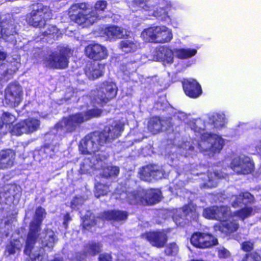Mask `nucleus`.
<instances>
[{
  "label": "nucleus",
  "mask_w": 261,
  "mask_h": 261,
  "mask_svg": "<svg viewBox=\"0 0 261 261\" xmlns=\"http://www.w3.org/2000/svg\"><path fill=\"white\" fill-rule=\"evenodd\" d=\"M207 118L210 123L206 124L202 120L198 119L191 122L190 127L195 135L200 138L197 147L199 151L203 152L205 155L212 156L215 153L220 151L224 144V141L220 136L211 134L205 129H211L213 127L222 128L226 123V119L223 112L210 114Z\"/></svg>",
  "instance_id": "f257e3e1"
},
{
  "label": "nucleus",
  "mask_w": 261,
  "mask_h": 261,
  "mask_svg": "<svg viewBox=\"0 0 261 261\" xmlns=\"http://www.w3.org/2000/svg\"><path fill=\"white\" fill-rule=\"evenodd\" d=\"M46 213L45 210L38 207L36 208L33 220L30 226V231L26 240L25 247L24 252L30 256V259L28 261H46V256L41 255L40 253H34L32 249L34 244L38 242L41 243L43 247L51 249L53 247L55 238L54 231L47 230L45 232L39 233L40 230V225L45 218Z\"/></svg>",
  "instance_id": "f03ea898"
},
{
  "label": "nucleus",
  "mask_w": 261,
  "mask_h": 261,
  "mask_svg": "<svg viewBox=\"0 0 261 261\" xmlns=\"http://www.w3.org/2000/svg\"><path fill=\"white\" fill-rule=\"evenodd\" d=\"M253 214V208L250 207H246L231 214L229 208L225 206L208 207L203 212L205 218L220 221V225H215L214 229L226 234L233 232L238 229L239 225L236 218L244 220Z\"/></svg>",
  "instance_id": "7ed1b4c3"
},
{
  "label": "nucleus",
  "mask_w": 261,
  "mask_h": 261,
  "mask_svg": "<svg viewBox=\"0 0 261 261\" xmlns=\"http://www.w3.org/2000/svg\"><path fill=\"white\" fill-rule=\"evenodd\" d=\"M133 4L138 5L147 16L164 21L170 20L168 12L171 4L166 0H134Z\"/></svg>",
  "instance_id": "20e7f679"
},
{
  "label": "nucleus",
  "mask_w": 261,
  "mask_h": 261,
  "mask_svg": "<svg viewBox=\"0 0 261 261\" xmlns=\"http://www.w3.org/2000/svg\"><path fill=\"white\" fill-rule=\"evenodd\" d=\"M101 111L98 109H90L85 113H79L63 118L55 126L57 131L62 132H73L83 122L91 118L99 116Z\"/></svg>",
  "instance_id": "39448f33"
},
{
  "label": "nucleus",
  "mask_w": 261,
  "mask_h": 261,
  "mask_svg": "<svg viewBox=\"0 0 261 261\" xmlns=\"http://www.w3.org/2000/svg\"><path fill=\"white\" fill-rule=\"evenodd\" d=\"M116 194H119L116 199H125L131 204H142L143 205H152L159 202L162 199L161 192L158 189L144 190L135 191L128 194L125 192L119 193L116 190Z\"/></svg>",
  "instance_id": "423d86ee"
},
{
  "label": "nucleus",
  "mask_w": 261,
  "mask_h": 261,
  "mask_svg": "<svg viewBox=\"0 0 261 261\" xmlns=\"http://www.w3.org/2000/svg\"><path fill=\"white\" fill-rule=\"evenodd\" d=\"M69 15L71 20L79 25L88 27L98 20V14H92L89 6L85 3L75 4L71 6Z\"/></svg>",
  "instance_id": "0eeeda50"
},
{
  "label": "nucleus",
  "mask_w": 261,
  "mask_h": 261,
  "mask_svg": "<svg viewBox=\"0 0 261 261\" xmlns=\"http://www.w3.org/2000/svg\"><path fill=\"white\" fill-rule=\"evenodd\" d=\"M141 37L146 42L164 43L170 41L172 33L165 25L154 26L144 29Z\"/></svg>",
  "instance_id": "6e6552de"
},
{
  "label": "nucleus",
  "mask_w": 261,
  "mask_h": 261,
  "mask_svg": "<svg viewBox=\"0 0 261 261\" xmlns=\"http://www.w3.org/2000/svg\"><path fill=\"white\" fill-rule=\"evenodd\" d=\"M71 55L70 49L61 47L44 57L43 63L45 66L50 68L65 69L68 66V59Z\"/></svg>",
  "instance_id": "1a4fd4ad"
},
{
  "label": "nucleus",
  "mask_w": 261,
  "mask_h": 261,
  "mask_svg": "<svg viewBox=\"0 0 261 261\" xmlns=\"http://www.w3.org/2000/svg\"><path fill=\"white\" fill-rule=\"evenodd\" d=\"M51 17L52 12L49 8L42 3H37L33 5L32 11L27 16V21L34 27L41 28Z\"/></svg>",
  "instance_id": "9d476101"
},
{
  "label": "nucleus",
  "mask_w": 261,
  "mask_h": 261,
  "mask_svg": "<svg viewBox=\"0 0 261 261\" xmlns=\"http://www.w3.org/2000/svg\"><path fill=\"white\" fill-rule=\"evenodd\" d=\"M117 92L116 84L112 82H105L99 85L93 94L95 103L103 105L114 98Z\"/></svg>",
  "instance_id": "9b49d317"
},
{
  "label": "nucleus",
  "mask_w": 261,
  "mask_h": 261,
  "mask_svg": "<svg viewBox=\"0 0 261 261\" xmlns=\"http://www.w3.org/2000/svg\"><path fill=\"white\" fill-rule=\"evenodd\" d=\"M39 126V120L29 118L16 124L10 130V132L13 135L20 136L23 134L32 133L36 131Z\"/></svg>",
  "instance_id": "f8f14e48"
},
{
  "label": "nucleus",
  "mask_w": 261,
  "mask_h": 261,
  "mask_svg": "<svg viewBox=\"0 0 261 261\" xmlns=\"http://www.w3.org/2000/svg\"><path fill=\"white\" fill-rule=\"evenodd\" d=\"M100 141V134L97 133L88 135L81 141L80 150L85 154L94 153L99 150V145L104 144Z\"/></svg>",
  "instance_id": "ddd939ff"
},
{
  "label": "nucleus",
  "mask_w": 261,
  "mask_h": 261,
  "mask_svg": "<svg viewBox=\"0 0 261 261\" xmlns=\"http://www.w3.org/2000/svg\"><path fill=\"white\" fill-rule=\"evenodd\" d=\"M127 213L125 212L120 211H107L103 213L102 218H97L96 219L90 222V220L85 218L83 221V226L86 229H90V226L98 225L100 226V221H102L103 219L110 220H113L116 221H120L124 220L127 218Z\"/></svg>",
  "instance_id": "4468645a"
},
{
  "label": "nucleus",
  "mask_w": 261,
  "mask_h": 261,
  "mask_svg": "<svg viewBox=\"0 0 261 261\" xmlns=\"http://www.w3.org/2000/svg\"><path fill=\"white\" fill-rule=\"evenodd\" d=\"M124 122L115 121L110 125L105 127L100 134V142L105 143L119 137L124 129Z\"/></svg>",
  "instance_id": "2eb2a0df"
},
{
  "label": "nucleus",
  "mask_w": 261,
  "mask_h": 261,
  "mask_svg": "<svg viewBox=\"0 0 261 261\" xmlns=\"http://www.w3.org/2000/svg\"><path fill=\"white\" fill-rule=\"evenodd\" d=\"M22 89L17 83L10 84L5 90L6 102L11 107L18 106L22 100Z\"/></svg>",
  "instance_id": "dca6fc26"
},
{
  "label": "nucleus",
  "mask_w": 261,
  "mask_h": 261,
  "mask_svg": "<svg viewBox=\"0 0 261 261\" xmlns=\"http://www.w3.org/2000/svg\"><path fill=\"white\" fill-rule=\"evenodd\" d=\"M230 168L237 174H248L253 171L254 164L250 158L241 156L233 160Z\"/></svg>",
  "instance_id": "f3484780"
},
{
  "label": "nucleus",
  "mask_w": 261,
  "mask_h": 261,
  "mask_svg": "<svg viewBox=\"0 0 261 261\" xmlns=\"http://www.w3.org/2000/svg\"><path fill=\"white\" fill-rule=\"evenodd\" d=\"M191 242L193 246L196 247L204 249L217 245L218 240L210 234L196 232L192 236Z\"/></svg>",
  "instance_id": "a211bd4d"
},
{
  "label": "nucleus",
  "mask_w": 261,
  "mask_h": 261,
  "mask_svg": "<svg viewBox=\"0 0 261 261\" xmlns=\"http://www.w3.org/2000/svg\"><path fill=\"white\" fill-rule=\"evenodd\" d=\"M197 217L195 206L193 203L184 206L182 208L176 210L173 220L177 225L182 226L184 217L195 219Z\"/></svg>",
  "instance_id": "6ab92c4d"
},
{
  "label": "nucleus",
  "mask_w": 261,
  "mask_h": 261,
  "mask_svg": "<svg viewBox=\"0 0 261 261\" xmlns=\"http://www.w3.org/2000/svg\"><path fill=\"white\" fill-rule=\"evenodd\" d=\"M85 53L89 58L94 60H100L107 58V49L101 45L90 44L85 48Z\"/></svg>",
  "instance_id": "aec40b11"
},
{
  "label": "nucleus",
  "mask_w": 261,
  "mask_h": 261,
  "mask_svg": "<svg viewBox=\"0 0 261 261\" xmlns=\"http://www.w3.org/2000/svg\"><path fill=\"white\" fill-rule=\"evenodd\" d=\"M183 88L186 94L191 98H197L202 93L200 84L194 79H188L183 82Z\"/></svg>",
  "instance_id": "412c9836"
},
{
  "label": "nucleus",
  "mask_w": 261,
  "mask_h": 261,
  "mask_svg": "<svg viewBox=\"0 0 261 261\" xmlns=\"http://www.w3.org/2000/svg\"><path fill=\"white\" fill-rule=\"evenodd\" d=\"M150 244L156 247H163L167 240V237L164 231H153L147 232L143 235Z\"/></svg>",
  "instance_id": "4be33fe9"
},
{
  "label": "nucleus",
  "mask_w": 261,
  "mask_h": 261,
  "mask_svg": "<svg viewBox=\"0 0 261 261\" xmlns=\"http://www.w3.org/2000/svg\"><path fill=\"white\" fill-rule=\"evenodd\" d=\"M103 32L110 40H115L129 35V32L126 30L114 25L106 27Z\"/></svg>",
  "instance_id": "5701e85b"
},
{
  "label": "nucleus",
  "mask_w": 261,
  "mask_h": 261,
  "mask_svg": "<svg viewBox=\"0 0 261 261\" xmlns=\"http://www.w3.org/2000/svg\"><path fill=\"white\" fill-rule=\"evenodd\" d=\"M170 127L167 119H160L158 117H153L149 121L148 129L153 134H156L161 130H169Z\"/></svg>",
  "instance_id": "b1692460"
},
{
  "label": "nucleus",
  "mask_w": 261,
  "mask_h": 261,
  "mask_svg": "<svg viewBox=\"0 0 261 261\" xmlns=\"http://www.w3.org/2000/svg\"><path fill=\"white\" fill-rule=\"evenodd\" d=\"M105 65L102 64H89L85 69V74L90 80H95L101 76L104 72Z\"/></svg>",
  "instance_id": "393cba45"
},
{
  "label": "nucleus",
  "mask_w": 261,
  "mask_h": 261,
  "mask_svg": "<svg viewBox=\"0 0 261 261\" xmlns=\"http://www.w3.org/2000/svg\"><path fill=\"white\" fill-rule=\"evenodd\" d=\"M15 158V153L10 149L0 152V168L7 169L12 167Z\"/></svg>",
  "instance_id": "a878e982"
},
{
  "label": "nucleus",
  "mask_w": 261,
  "mask_h": 261,
  "mask_svg": "<svg viewBox=\"0 0 261 261\" xmlns=\"http://www.w3.org/2000/svg\"><path fill=\"white\" fill-rule=\"evenodd\" d=\"M119 48L124 53H133L140 48V44L134 38H128L122 40L119 43Z\"/></svg>",
  "instance_id": "bb28decb"
},
{
  "label": "nucleus",
  "mask_w": 261,
  "mask_h": 261,
  "mask_svg": "<svg viewBox=\"0 0 261 261\" xmlns=\"http://www.w3.org/2000/svg\"><path fill=\"white\" fill-rule=\"evenodd\" d=\"M16 120L15 116L5 112L0 119V134H5L10 129V125Z\"/></svg>",
  "instance_id": "cd10ccee"
},
{
  "label": "nucleus",
  "mask_w": 261,
  "mask_h": 261,
  "mask_svg": "<svg viewBox=\"0 0 261 261\" xmlns=\"http://www.w3.org/2000/svg\"><path fill=\"white\" fill-rule=\"evenodd\" d=\"M24 240L22 238L13 239L6 246L5 254L9 256L19 252L22 247Z\"/></svg>",
  "instance_id": "c85d7f7f"
},
{
  "label": "nucleus",
  "mask_w": 261,
  "mask_h": 261,
  "mask_svg": "<svg viewBox=\"0 0 261 261\" xmlns=\"http://www.w3.org/2000/svg\"><path fill=\"white\" fill-rule=\"evenodd\" d=\"M159 52L156 60H161L164 62H166L169 64L173 62L174 55V49L172 50L166 46H162L159 48Z\"/></svg>",
  "instance_id": "c756f323"
},
{
  "label": "nucleus",
  "mask_w": 261,
  "mask_h": 261,
  "mask_svg": "<svg viewBox=\"0 0 261 261\" xmlns=\"http://www.w3.org/2000/svg\"><path fill=\"white\" fill-rule=\"evenodd\" d=\"M252 195L248 193L245 192L240 194L239 196H234L232 197V205L234 207L241 206L242 204H246L253 200Z\"/></svg>",
  "instance_id": "7c9ffc66"
},
{
  "label": "nucleus",
  "mask_w": 261,
  "mask_h": 261,
  "mask_svg": "<svg viewBox=\"0 0 261 261\" xmlns=\"http://www.w3.org/2000/svg\"><path fill=\"white\" fill-rule=\"evenodd\" d=\"M10 66L11 67L9 68H8L6 66V65L4 64L0 66V74L1 75L0 79L5 80L7 79V76L8 74L11 75L16 72L19 68L20 64L19 62H14L11 63Z\"/></svg>",
  "instance_id": "2f4dec72"
},
{
  "label": "nucleus",
  "mask_w": 261,
  "mask_h": 261,
  "mask_svg": "<svg viewBox=\"0 0 261 261\" xmlns=\"http://www.w3.org/2000/svg\"><path fill=\"white\" fill-rule=\"evenodd\" d=\"M174 55L181 59H187L195 56L197 53V50L194 48H175L174 49Z\"/></svg>",
  "instance_id": "473e14b6"
},
{
  "label": "nucleus",
  "mask_w": 261,
  "mask_h": 261,
  "mask_svg": "<svg viewBox=\"0 0 261 261\" xmlns=\"http://www.w3.org/2000/svg\"><path fill=\"white\" fill-rule=\"evenodd\" d=\"M225 174L221 172H215L214 173H209L207 175V181L205 184V186L208 188H213L217 186V180L219 178L224 177Z\"/></svg>",
  "instance_id": "72a5a7b5"
},
{
  "label": "nucleus",
  "mask_w": 261,
  "mask_h": 261,
  "mask_svg": "<svg viewBox=\"0 0 261 261\" xmlns=\"http://www.w3.org/2000/svg\"><path fill=\"white\" fill-rule=\"evenodd\" d=\"M155 165H149L142 168L140 171V178L145 181H150L152 178V172Z\"/></svg>",
  "instance_id": "f704fd0d"
},
{
  "label": "nucleus",
  "mask_w": 261,
  "mask_h": 261,
  "mask_svg": "<svg viewBox=\"0 0 261 261\" xmlns=\"http://www.w3.org/2000/svg\"><path fill=\"white\" fill-rule=\"evenodd\" d=\"M15 33L16 29L13 24L8 23L7 27L0 25V38L6 39L7 37L13 35Z\"/></svg>",
  "instance_id": "c9c22d12"
},
{
  "label": "nucleus",
  "mask_w": 261,
  "mask_h": 261,
  "mask_svg": "<svg viewBox=\"0 0 261 261\" xmlns=\"http://www.w3.org/2000/svg\"><path fill=\"white\" fill-rule=\"evenodd\" d=\"M107 3L105 1H99L96 3L94 6V9L93 10L91 11L92 14H98V18L103 17L102 15V13L105 11L107 8Z\"/></svg>",
  "instance_id": "e433bc0d"
},
{
  "label": "nucleus",
  "mask_w": 261,
  "mask_h": 261,
  "mask_svg": "<svg viewBox=\"0 0 261 261\" xmlns=\"http://www.w3.org/2000/svg\"><path fill=\"white\" fill-rule=\"evenodd\" d=\"M42 33L44 36L54 40L58 39L60 35L58 29L55 26L51 25H47L46 30Z\"/></svg>",
  "instance_id": "4c0bfd02"
},
{
  "label": "nucleus",
  "mask_w": 261,
  "mask_h": 261,
  "mask_svg": "<svg viewBox=\"0 0 261 261\" xmlns=\"http://www.w3.org/2000/svg\"><path fill=\"white\" fill-rule=\"evenodd\" d=\"M187 118L186 115L182 112H178L174 115L168 119H167L170 127H172L174 125H178L179 122L185 121Z\"/></svg>",
  "instance_id": "58836bf2"
},
{
  "label": "nucleus",
  "mask_w": 261,
  "mask_h": 261,
  "mask_svg": "<svg viewBox=\"0 0 261 261\" xmlns=\"http://www.w3.org/2000/svg\"><path fill=\"white\" fill-rule=\"evenodd\" d=\"M119 173V169L118 167L110 166L103 169L102 176L106 178L116 177Z\"/></svg>",
  "instance_id": "ea45409f"
},
{
  "label": "nucleus",
  "mask_w": 261,
  "mask_h": 261,
  "mask_svg": "<svg viewBox=\"0 0 261 261\" xmlns=\"http://www.w3.org/2000/svg\"><path fill=\"white\" fill-rule=\"evenodd\" d=\"M95 195L96 197H99L100 196L106 195L110 190L109 187L101 183H97L95 185Z\"/></svg>",
  "instance_id": "a19ab883"
},
{
  "label": "nucleus",
  "mask_w": 261,
  "mask_h": 261,
  "mask_svg": "<svg viewBox=\"0 0 261 261\" xmlns=\"http://www.w3.org/2000/svg\"><path fill=\"white\" fill-rule=\"evenodd\" d=\"M180 148L182 149L181 153L185 156L194 154V147L192 146L190 142H184L180 146Z\"/></svg>",
  "instance_id": "79ce46f5"
},
{
  "label": "nucleus",
  "mask_w": 261,
  "mask_h": 261,
  "mask_svg": "<svg viewBox=\"0 0 261 261\" xmlns=\"http://www.w3.org/2000/svg\"><path fill=\"white\" fill-rule=\"evenodd\" d=\"M178 249L175 243H171L168 245L165 250V252L168 255H174L177 254Z\"/></svg>",
  "instance_id": "37998d69"
},
{
  "label": "nucleus",
  "mask_w": 261,
  "mask_h": 261,
  "mask_svg": "<svg viewBox=\"0 0 261 261\" xmlns=\"http://www.w3.org/2000/svg\"><path fill=\"white\" fill-rule=\"evenodd\" d=\"M155 168H153L152 178L159 179L162 178L164 176V172L156 165Z\"/></svg>",
  "instance_id": "c03bdc74"
},
{
  "label": "nucleus",
  "mask_w": 261,
  "mask_h": 261,
  "mask_svg": "<svg viewBox=\"0 0 261 261\" xmlns=\"http://www.w3.org/2000/svg\"><path fill=\"white\" fill-rule=\"evenodd\" d=\"M84 202L82 197H75L71 202V207L72 209L79 208Z\"/></svg>",
  "instance_id": "a18cd8bd"
},
{
  "label": "nucleus",
  "mask_w": 261,
  "mask_h": 261,
  "mask_svg": "<svg viewBox=\"0 0 261 261\" xmlns=\"http://www.w3.org/2000/svg\"><path fill=\"white\" fill-rule=\"evenodd\" d=\"M137 66L134 64L128 63L126 65V68L124 69V67L122 66L121 67V70L125 73V74L130 73H133L136 70Z\"/></svg>",
  "instance_id": "49530a36"
},
{
  "label": "nucleus",
  "mask_w": 261,
  "mask_h": 261,
  "mask_svg": "<svg viewBox=\"0 0 261 261\" xmlns=\"http://www.w3.org/2000/svg\"><path fill=\"white\" fill-rule=\"evenodd\" d=\"M218 255L220 258H227L230 256L229 251L223 247L217 248Z\"/></svg>",
  "instance_id": "de8ad7c7"
},
{
  "label": "nucleus",
  "mask_w": 261,
  "mask_h": 261,
  "mask_svg": "<svg viewBox=\"0 0 261 261\" xmlns=\"http://www.w3.org/2000/svg\"><path fill=\"white\" fill-rule=\"evenodd\" d=\"M242 261H259L258 255L256 253L246 254Z\"/></svg>",
  "instance_id": "09e8293b"
},
{
  "label": "nucleus",
  "mask_w": 261,
  "mask_h": 261,
  "mask_svg": "<svg viewBox=\"0 0 261 261\" xmlns=\"http://www.w3.org/2000/svg\"><path fill=\"white\" fill-rule=\"evenodd\" d=\"M6 188L8 190V194L6 193V197L8 199H12V197H14L15 195L13 194V192L15 189H17V187L14 186H8ZM5 197V195H4Z\"/></svg>",
  "instance_id": "8fccbe9b"
},
{
  "label": "nucleus",
  "mask_w": 261,
  "mask_h": 261,
  "mask_svg": "<svg viewBox=\"0 0 261 261\" xmlns=\"http://www.w3.org/2000/svg\"><path fill=\"white\" fill-rule=\"evenodd\" d=\"M242 248L245 251H250L253 248V243L251 242H245L242 244Z\"/></svg>",
  "instance_id": "3c124183"
},
{
  "label": "nucleus",
  "mask_w": 261,
  "mask_h": 261,
  "mask_svg": "<svg viewBox=\"0 0 261 261\" xmlns=\"http://www.w3.org/2000/svg\"><path fill=\"white\" fill-rule=\"evenodd\" d=\"M99 261H111V257L108 254H102L99 256Z\"/></svg>",
  "instance_id": "603ef678"
},
{
  "label": "nucleus",
  "mask_w": 261,
  "mask_h": 261,
  "mask_svg": "<svg viewBox=\"0 0 261 261\" xmlns=\"http://www.w3.org/2000/svg\"><path fill=\"white\" fill-rule=\"evenodd\" d=\"M7 57V54L0 50V61L4 60Z\"/></svg>",
  "instance_id": "864d4df0"
},
{
  "label": "nucleus",
  "mask_w": 261,
  "mask_h": 261,
  "mask_svg": "<svg viewBox=\"0 0 261 261\" xmlns=\"http://www.w3.org/2000/svg\"><path fill=\"white\" fill-rule=\"evenodd\" d=\"M69 220H70L69 215L68 214H67L64 216V224L65 225H66V224L67 223V222L69 221Z\"/></svg>",
  "instance_id": "5fc2aeb1"
},
{
  "label": "nucleus",
  "mask_w": 261,
  "mask_h": 261,
  "mask_svg": "<svg viewBox=\"0 0 261 261\" xmlns=\"http://www.w3.org/2000/svg\"><path fill=\"white\" fill-rule=\"evenodd\" d=\"M50 148H51V149L53 150V151H55V150L56 149V148L55 147L54 149H53L51 148V146L49 145L48 146L45 147V148L44 149V151L45 152H47L48 151V150H49Z\"/></svg>",
  "instance_id": "6e6d98bb"
},
{
  "label": "nucleus",
  "mask_w": 261,
  "mask_h": 261,
  "mask_svg": "<svg viewBox=\"0 0 261 261\" xmlns=\"http://www.w3.org/2000/svg\"><path fill=\"white\" fill-rule=\"evenodd\" d=\"M80 171L81 173H86L87 171V169H85L84 165H82L80 168Z\"/></svg>",
  "instance_id": "4d7b16f0"
},
{
  "label": "nucleus",
  "mask_w": 261,
  "mask_h": 261,
  "mask_svg": "<svg viewBox=\"0 0 261 261\" xmlns=\"http://www.w3.org/2000/svg\"><path fill=\"white\" fill-rule=\"evenodd\" d=\"M191 261H204V260H199V259H193V260H191Z\"/></svg>",
  "instance_id": "13d9d810"
},
{
  "label": "nucleus",
  "mask_w": 261,
  "mask_h": 261,
  "mask_svg": "<svg viewBox=\"0 0 261 261\" xmlns=\"http://www.w3.org/2000/svg\"><path fill=\"white\" fill-rule=\"evenodd\" d=\"M42 152V150H40V151H39V152H40V153H41Z\"/></svg>",
  "instance_id": "bf43d9fd"
}]
</instances>
